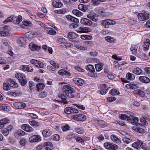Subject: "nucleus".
I'll list each match as a JSON object with an SVG mask.
<instances>
[{"label":"nucleus","instance_id":"6ab92c4d","mask_svg":"<svg viewBox=\"0 0 150 150\" xmlns=\"http://www.w3.org/2000/svg\"><path fill=\"white\" fill-rule=\"evenodd\" d=\"M52 4L53 6L55 8H60L62 6V3L59 2L58 0H54L53 1Z\"/></svg>","mask_w":150,"mask_h":150},{"label":"nucleus","instance_id":"5fc2aeb1","mask_svg":"<svg viewBox=\"0 0 150 150\" xmlns=\"http://www.w3.org/2000/svg\"><path fill=\"white\" fill-rule=\"evenodd\" d=\"M140 121L142 124L146 125L148 124L147 122L143 117L140 119Z\"/></svg>","mask_w":150,"mask_h":150},{"label":"nucleus","instance_id":"c756f323","mask_svg":"<svg viewBox=\"0 0 150 150\" xmlns=\"http://www.w3.org/2000/svg\"><path fill=\"white\" fill-rule=\"evenodd\" d=\"M86 69L91 72H93L95 71V69L93 66L91 64H88L86 67Z\"/></svg>","mask_w":150,"mask_h":150},{"label":"nucleus","instance_id":"1a4fd4ad","mask_svg":"<svg viewBox=\"0 0 150 150\" xmlns=\"http://www.w3.org/2000/svg\"><path fill=\"white\" fill-rule=\"evenodd\" d=\"M73 81L75 83L80 86H82L84 83V81L79 78H74L73 79Z\"/></svg>","mask_w":150,"mask_h":150},{"label":"nucleus","instance_id":"774afa93","mask_svg":"<svg viewBox=\"0 0 150 150\" xmlns=\"http://www.w3.org/2000/svg\"><path fill=\"white\" fill-rule=\"evenodd\" d=\"M0 121H2L1 122L4 124V126L7 123H8L9 121V120L7 119L6 118L3 119Z\"/></svg>","mask_w":150,"mask_h":150},{"label":"nucleus","instance_id":"ea45409f","mask_svg":"<svg viewBox=\"0 0 150 150\" xmlns=\"http://www.w3.org/2000/svg\"><path fill=\"white\" fill-rule=\"evenodd\" d=\"M122 140L126 144H129V143L131 142L132 141L131 139L125 137H122Z\"/></svg>","mask_w":150,"mask_h":150},{"label":"nucleus","instance_id":"13d9d810","mask_svg":"<svg viewBox=\"0 0 150 150\" xmlns=\"http://www.w3.org/2000/svg\"><path fill=\"white\" fill-rule=\"evenodd\" d=\"M2 43L5 46H8L9 45V42L7 40L5 39H2Z\"/></svg>","mask_w":150,"mask_h":150},{"label":"nucleus","instance_id":"0eeeda50","mask_svg":"<svg viewBox=\"0 0 150 150\" xmlns=\"http://www.w3.org/2000/svg\"><path fill=\"white\" fill-rule=\"evenodd\" d=\"M80 23L83 25L91 26L92 24V22L90 20L86 18L81 19L80 21Z\"/></svg>","mask_w":150,"mask_h":150},{"label":"nucleus","instance_id":"39448f33","mask_svg":"<svg viewBox=\"0 0 150 150\" xmlns=\"http://www.w3.org/2000/svg\"><path fill=\"white\" fill-rule=\"evenodd\" d=\"M13 105L14 107L17 109H23L26 106L25 103L19 102H14Z\"/></svg>","mask_w":150,"mask_h":150},{"label":"nucleus","instance_id":"052dcab7","mask_svg":"<svg viewBox=\"0 0 150 150\" xmlns=\"http://www.w3.org/2000/svg\"><path fill=\"white\" fill-rule=\"evenodd\" d=\"M90 55L92 57L96 56L98 54L97 52L95 51H93L90 52L89 53Z\"/></svg>","mask_w":150,"mask_h":150},{"label":"nucleus","instance_id":"dca6fc26","mask_svg":"<svg viewBox=\"0 0 150 150\" xmlns=\"http://www.w3.org/2000/svg\"><path fill=\"white\" fill-rule=\"evenodd\" d=\"M44 147L47 150H51L53 148L52 144L50 142H45L44 144Z\"/></svg>","mask_w":150,"mask_h":150},{"label":"nucleus","instance_id":"09e8293b","mask_svg":"<svg viewBox=\"0 0 150 150\" xmlns=\"http://www.w3.org/2000/svg\"><path fill=\"white\" fill-rule=\"evenodd\" d=\"M51 139H52V140H55L58 141L60 139V137L58 134H55L53 135L51 137Z\"/></svg>","mask_w":150,"mask_h":150},{"label":"nucleus","instance_id":"3c124183","mask_svg":"<svg viewBox=\"0 0 150 150\" xmlns=\"http://www.w3.org/2000/svg\"><path fill=\"white\" fill-rule=\"evenodd\" d=\"M110 149L112 150H115L117 149L118 147V146L116 144H110Z\"/></svg>","mask_w":150,"mask_h":150},{"label":"nucleus","instance_id":"7c9ffc66","mask_svg":"<svg viewBox=\"0 0 150 150\" xmlns=\"http://www.w3.org/2000/svg\"><path fill=\"white\" fill-rule=\"evenodd\" d=\"M29 121L30 124L34 127L38 126L40 125L39 122L34 120H30Z\"/></svg>","mask_w":150,"mask_h":150},{"label":"nucleus","instance_id":"393cba45","mask_svg":"<svg viewBox=\"0 0 150 150\" xmlns=\"http://www.w3.org/2000/svg\"><path fill=\"white\" fill-rule=\"evenodd\" d=\"M26 40L23 37H20L17 40V42L21 46H22L26 43Z\"/></svg>","mask_w":150,"mask_h":150},{"label":"nucleus","instance_id":"58836bf2","mask_svg":"<svg viewBox=\"0 0 150 150\" xmlns=\"http://www.w3.org/2000/svg\"><path fill=\"white\" fill-rule=\"evenodd\" d=\"M126 78L128 80H131L134 79L135 77L134 74L130 73H128L126 74Z\"/></svg>","mask_w":150,"mask_h":150},{"label":"nucleus","instance_id":"473e14b6","mask_svg":"<svg viewBox=\"0 0 150 150\" xmlns=\"http://www.w3.org/2000/svg\"><path fill=\"white\" fill-rule=\"evenodd\" d=\"M78 8L79 10L84 12L85 11L88 9L87 6L86 5L83 4H80L79 5Z\"/></svg>","mask_w":150,"mask_h":150},{"label":"nucleus","instance_id":"f257e3e1","mask_svg":"<svg viewBox=\"0 0 150 150\" xmlns=\"http://www.w3.org/2000/svg\"><path fill=\"white\" fill-rule=\"evenodd\" d=\"M63 91L64 95H61L59 96V97L61 99L60 102L64 104H67L68 101L66 97L71 98H74V93L75 90L69 85H65L63 86Z\"/></svg>","mask_w":150,"mask_h":150},{"label":"nucleus","instance_id":"a18cd8bd","mask_svg":"<svg viewBox=\"0 0 150 150\" xmlns=\"http://www.w3.org/2000/svg\"><path fill=\"white\" fill-rule=\"evenodd\" d=\"M110 93L112 95H118L120 94L118 91L114 89L111 90Z\"/></svg>","mask_w":150,"mask_h":150},{"label":"nucleus","instance_id":"79ce46f5","mask_svg":"<svg viewBox=\"0 0 150 150\" xmlns=\"http://www.w3.org/2000/svg\"><path fill=\"white\" fill-rule=\"evenodd\" d=\"M76 132L79 134H81L83 132V128L81 127H79L78 126H76L75 127Z\"/></svg>","mask_w":150,"mask_h":150},{"label":"nucleus","instance_id":"338daca9","mask_svg":"<svg viewBox=\"0 0 150 150\" xmlns=\"http://www.w3.org/2000/svg\"><path fill=\"white\" fill-rule=\"evenodd\" d=\"M19 82L21 86H24L27 83V81L26 78H25V79H24L21 80V81H20Z\"/></svg>","mask_w":150,"mask_h":150},{"label":"nucleus","instance_id":"2eb2a0df","mask_svg":"<svg viewBox=\"0 0 150 150\" xmlns=\"http://www.w3.org/2000/svg\"><path fill=\"white\" fill-rule=\"evenodd\" d=\"M127 115L125 114H122L120 115V118L122 120H126L128 122H129V120L130 118L129 117L131 116L132 113L129 112V113H128Z\"/></svg>","mask_w":150,"mask_h":150},{"label":"nucleus","instance_id":"bf43d9fd","mask_svg":"<svg viewBox=\"0 0 150 150\" xmlns=\"http://www.w3.org/2000/svg\"><path fill=\"white\" fill-rule=\"evenodd\" d=\"M116 98L115 97H109L107 98V101L108 102H112L116 100Z\"/></svg>","mask_w":150,"mask_h":150},{"label":"nucleus","instance_id":"bb28decb","mask_svg":"<svg viewBox=\"0 0 150 150\" xmlns=\"http://www.w3.org/2000/svg\"><path fill=\"white\" fill-rule=\"evenodd\" d=\"M126 87L127 88L132 89H135L138 88V87L136 85L132 83L127 84L126 86Z\"/></svg>","mask_w":150,"mask_h":150},{"label":"nucleus","instance_id":"4468645a","mask_svg":"<svg viewBox=\"0 0 150 150\" xmlns=\"http://www.w3.org/2000/svg\"><path fill=\"white\" fill-rule=\"evenodd\" d=\"M29 46L30 49L33 51H39L41 48L40 46H38L31 43L29 44Z\"/></svg>","mask_w":150,"mask_h":150},{"label":"nucleus","instance_id":"0e129e2a","mask_svg":"<svg viewBox=\"0 0 150 150\" xmlns=\"http://www.w3.org/2000/svg\"><path fill=\"white\" fill-rule=\"evenodd\" d=\"M78 25L76 23H72L69 25V27L70 28L74 29L78 27Z\"/></svg>","mask_w":150,"mask_h":150},{"label":"nucleus","instance_id":"f3484780","mask_svg":"<svg viewBox=\"0 0 150 150\" xmlns=\"http://www.w3.org/2000/svg\"><path fill=\"white\" fill-rule=\"evenodd\" d=\"M25 132L21 130H19L14 134L15 137L17 138L24 135Z\"/></svg>","mask_w":150,"mask_h":150},{"label":"nucleus","instance_id":"c85d7f7f","mask_svg":"<svg viewBox=\"0 0 150 150\" xmlns=\"http://www.w3.org/2000/svg\"><path fill=\"white\" fill-rule=\"evenodd\" d=\"M104 64L102 63H100L95 64V67L97 71H100L102 70L103 68V67Z\"/></svg>","mask_w":150,"mask_h":150},{"label":"nucleus","instance_id":"20e7f679","mask_svg":"<svg viewBox=\"0 0 150 150\" xmlns=\"http://www.w3.org/2000/svg\"><path fill=\"white\" fill-rule=\"evenodd\" d=\"M41 140V137L38 135H34L31 136L29 139V142L31 143L38 142Z\"/></svg>","mask_w":150,"mask_h":150},{"label":"nucleus","instance_id":"cd10ccee","mask_svg":"<svg viewBox=\"0 0 150 150\" xmlns=\"http://www.w3.org/2000/svg\"><path fill=\"white\" fill-rule=\"evenodd\" d=\"M47 33L51 35H55L56 34V32L53 28H46Z\"/></svg>","mask_w":150,"mask_h":150},{"label":"nucleus","instance_id":"6e6d98bb","mask_svg":"<svg viewBox=\"0 0 150 150\" xmlns=\"http://www.w3.org/2000/svg\"><path fill=\"white\" fill-rule=\"evenodd\" d=\"M28 115L31 117L33 119H36L38 117V116L35 114L33 113H28Z\"/></svg>","mask_w":150,"mask_h":150},{"label":"nucleus","instance_id":"f704fd0d","mask_svg":"<svg viewBox=\"0 0 150 150\" xmlns=\"http://www.w3.org/2000/svg\"><path fill=\"white\" fill-rule=\"evenodd\" d=\"M23 25H22V27L23 28H26L28 26H31V23L28 21H23Z\"/></svg>","mask_w":150,"mask_h":150},{"label":"nucleus","instance_id":"4be33fe9","mask_svg":"<svg viewBox=\"0 0 150 150\" xmlns=\"http://www.w3.org/2000/svg\"><path fill=\"white\" fill-rule=\"evenodd\" d=\"M42 134L44 137H47L52 134V132L49 129H46L43 131Z\"/></svg>","mask_w":150,"mask_h":150},{"label":"nucleus","instance_id":"b1692460","mask_svg":"<svg viewBox=\"0 0 150 150\" xmlns=\"http://www.w3.org/2000/svg\"><path fill=\"white\" fill-rule=\"evenodd\" d=\"M110 138L115 143L118 144H119L121 143V141L120 139L115 135H112L111 136Z\"/></svg>","mask_w":150,"mask_h":150},{"label":"nucleus","instance_id":"4c0bfd02","mask_svg":"<svg viewBox=\"0 0 150 150\" xmlns=\"http://www.w3.org/2000/svg\"><path fill=\"white\" fill-rule=\"evenodd\" d=\"M73 13L76 16H81L82 15V13L78 10H74L72 11Z\"/></svg>","mask_w":150,"mask_h":150},{"label":"nucleus","instance_id":"c9c22d12","mask_svg":"<svg viewBox=\"0 0 150 150\" xmlns=\"http://www.w3.org/2000/svg\"><path fill=\"white\" fill-rule=\"evenodd\" d=\"M142 70L139 67L135 68L133 71V73L137 75H139L142 73Z\"/></svg>","mask_w":150,"mask_h":150},{"label":"nucleus","instance_id":"de8ad7c7","mask_svg":"<svg viewBox=\"0 0 150 150\" xmlns=\"http://www.w3.org/2000/svg\"><path fill=\"white\" fill-rule=\"evenodd\" d=\"M137 47L135 45H132L131 46L130 50L132 51V52L134 54H135L136 53L137 50Z\"/></svg>","mask_w":150,"mask_h":150},{"label":"nucleus","instance_id":"603ef678","mask_svg":"<svg viewBox=\"0 0 150 150\" xmlns=\"http://www.w3.org/2000/svg\"><path fill=\"white\" fill-rule=\"evenodd\" d=\"M139 142L140 143V146L144 150H146V145L141 141H139Z\"/></svg>","mask_w":150,"mask_h":150},{"label":"nucleus","instance_id":"7ed1b4c3","mask_svg":"<svg viewBox=\"0 0 150 150\" xmlns=\"http://www.w3.org/2000/svg\"><path fill=\"white\" fill-rule=\"evenodd\" d=\"M138 19L141 21L146 20L149 18V13L146 12L143 13H139L138 15Z\"/></svg>","mask_w":150,"mask_h":150},{"label":"nucleus","instance_id":"e2e57ef3","mask_svg":"<svg viewBox=\"0 0 150 150\" xmlns=\"http://www.w3.org/2000/svg\"><path fill=\"white\" fill-rule=\"evenodd\" d=\"M22 21V17L21 16H19L18 18L16 19V23L17 24H19Z\"/></svg>","mask_w":150,"mask_h":150},{"label":"nucleus","instance_id":"680f3d73","mask_svg":"<svg viewBox=\"0 0 150 150\" xmlns=\"http://www.w3.org/2000/svg\"><path fill=\"white\" fill-rule=\"evenodd\" d=\"M135 129L137 132L140 133H144V131L143 129L138 127H137V128H135Z\"/></svg>","mask_w":150,"mask_h":150},{"label":"nucleus","instance_id":"f03ea898","mask_svg":"<svg viewBox=\"0 0 150 150\" xmlns=\"http://www.w3.org/2000/svg\"><path fill=\"white\" fill-rule=\"evenodd\" d=\"M7 83H4L3 85L4 89L7 91L10 89L9 86L16 88L18 87V86L17 83L11 79H8L7 80Z\"/></svg>","mask_w":150,"mask_h":150},{"label":"nucleus","instance_id":"2f4dec72","mask_svg":"<svg viewBox=\"0 0 150 150\" xmlns=\"http://www.w3.org/2000/svg\"><path fill=\"white\" fill-rule=\"evenodd\" d=\"M15 20V18L13 16H11L8 17L4 21L3 23L5 24H6L8 22L14 21Z\"/></svg>","mask_w":150,"mask_h":150},{"label":"nucleus","instance_id":"864d4df0","mask_svg":"<svg viewBox=\"0 0 150 150\" xmlns=\"http://www.w3.org/2000/svg\"><path fill=\"white\" fill-rule=\"evenodd\" d=\"M1 131L2 133L5 136H7L9 133V132L7 130L6 128H4Z\"/></svg>","mask_w":150,"mask_h":150},{"label":"nucleus","instance_id":"412c9836","mask_svg":"<svg viewBox=\"0 0 150 150\" xmlns=\"http://www.w3.org/2000/svg\"><path fill=\"white\" fill-rule=\"evenodd\" d=\"M150 40L147 39L144 42L143 47L145 50H147L149 47Z\"/></svg>","mask_w":150,"mask_h":150},{"label":"nucleus","instance_id":"4d7b16f0","mask_svg":"<svg viewBox=\"0 0 150 150\" xmlns=\"http://www.w3.org/2000/svg\"><path fill=\"white\" fill-rule=\"evenodd\" d=\"M47 96V94L44 92H41L39 93V96L40 98H43Z\"/></svg>","mask_w":150,"mask_h":150},{"label":"nucleus","instance_id":"a878e982","mask_svg":"<svg viewBox=\"0 0 150 150\" xmlns=\"http://www.w3.org/2000/svg\"><path fill=\"white\" fill-rule=\"evenodd\" d=\"M68 38L71 40L75 39L77 37V34L73 32H69L67 35Z\"/></svg>","mask_w":150,"mask_h":150},{"label":"nucleus","instance_id":"aec40b11","mask_svg":"<svg viewBox=\"0 0 150 150\" xmlns=\"http://www.w3.org/2000/svg\"><path fill=\"white\" fill-rule=\"evenodd\" d=\"M140 81L145 83H148L150 81L149 79L146 76H140L139 78Z\"/></svg>","mask_w":150,"mask_h":150},{"label":"nucleus","instance_id":"9b49d317","mask_svg":"<svg viewBox=\"0 0 150 150\" xmlns=\"http://www.w3.org/2000/svg\"><path fill=\"white\" fill-rule=\"evenodd\" d=\"M21 68L22 70L28 72H32L33 70V68L30 66L28 65H22Z\"/></svg>","mask_w":150,"mask_h":150},{"label":"nucleus","instance_id":"49530a36","mask_svg":"<svg viewBox=\"0 0 150 150\" xmlns=\"http://www.w3.org/2000/svg\"><path fill=\"white\" fill-rule=\"evenodd\" d=\"M78 115L79 121H83L86 120V117L85 115L83 114H79Z\"/></svg>","mask_w":150,"mask_h":150},{"label":"nucleus","instance_id":"37998d69","mask_svg":"<svg viewBox=\"0 0 150 150\" xmlns=\"http://www.w3.org/2000/svg\"><path fill=\"white\" fill-rule=\"evenodd\" d=\"M139 140H138L137 142H135L133 143L132 144V146L137 149H140V143L139 142Z\"/></svg>","mask_w":150,"mask_h":150},{"label":"nucleus","instance_id":"69168bd1","mask_svg":"<svg viewBox=\"0 0 150 150\" xmlns=\"http://www.w3.org/2000/svg\"><path fill=\"white\" fill-rule=\"evenodd\" d=\"M111 32L110 31L107 29H103L101 32V33L103 34L106 35Z\"/></svg>","mask_w":150,"mask_h":150},{"label":"nucleus","instance_id":"9d476101","mask_svg":"<svg viewBox=\"0 0 150 150\" xmlns=\"http://www.w3.org/2000/svg\"><path fill=\"white\" fill-rule=\"evenodd\" d=\"M8 27V26H5L4 25H3V26L1 27V28L3 29V30L4 31H0V35L6 36H9L10 35V33L8 32L5 31L6 28H5L6 27Z\"/></svg>","mask_w":150,"mask_h":150},{"label":"nucleus","instance_id":"e433bc0d","mask_svg":"<svg viewBox=\"0 0 150 150\" xmlns=\"http://www.w3.org/2000/svg\"><path fill=\"white\" fill-rule=\"evenodd\" d=\"M105 40L106 41L111 43H115V40L113 38L110 36L106 37L105 38Z\"/></svg>","mask_w":150,"mask_h":150},{"label":"nucleus","instance_id":"72a5a7b5","mask_svg":"<svg viewBox=\"0 0 150 150\" xmlns=\"http://www.w3.org/2000/svg\"><path fill=\"white\" fill-rule=\"evenodd\" d=\"M102 26L104 28H108L109 26L108 19L103 20L102 21Z\"/></svg>","mask_w":150,"mask_h":150},{"label":"nucleus","instance_id":"a211bd4d","mask_svg":"<svg viewBox=\"0 0 150 150\" xmlns=\"http://www.w3.org/2000/svg\"><path fill=\"white\" fill-rule=\"evenodd\" d=\"M16 77L18 79L19 82L26 78L25 75L22 73H18L15 74Z\"/></svg>","mask_w":150,"mask_h":150},{"label":"nucleus","instance_id":"f8f14e48","mask_svg":"<svg viewBox=\"0 0 150 150\" xmlns=\"http://www.w3.org/2000/svg\"><path fill=\"white\" fill-rule=\"evenodd\" d=\"M79 29L80 33H86L92 31L91 29L88 27H81L79 28Z\"/></svg>","mask_w":150,"mask_h":150},{"label":"nucleus","instance_id":"423d86ee","mask_svg":"<svg viewBox=\"0 0 150 150\" xmlns=\"http://www.w3.org/2000/svg\"><path fill=\"white\" fill-rule=\"evenodd\" d=\"M30 62L38 68H42L44 67V64L42 62L36 60H31Z\"/></svg>","mask_w":150,"mask_h":150},{"label":"nucleus","instance_id":"c03bdc74","mask_svg":"<svg viewBox=\"0 0 150 150\" xmlns=\"http://www.w3.org/2000/svg\"><path fill=\"white\" fill-rule=\"evenodd\" d=\"M72 107H67L64 110V112L68 114H71Z\"/></svg>","mask_w":150,"mask_h":150},{"label":"nucleus","instance_id":"8fccbe9b","mask_svg":"<svg viewBox=\"0 0 150 150\" xmlns=\"http://www.w3.org/2000/svg\"><path fill=\"white\" fill-rule=\"evenodd\" d=\"M91 36L87 35H82L81 36V38L83 40H87L90 39L91 38Z\"/></svg>","mask_w":150,"mask_h":150},{"label":"nucleus","instance_id":"5701e85b","mask_svg":"<svg viewBox=\"0 0 150 150\" xmlns=\"http://www.w3.org/2000/svg\"><path fill=\"white\" fill-rule=\"evenodd\" d=\"M66 18L69 20L71 21V22H74L75 23H77L79 22V20L77 18L74 17H73L71 16H67Z\"/></svg>","mask_w":150,"mask_h":150},{"label":"nucleus","instance_id":"a19ab883","mask_svg":"<svg viewBox=\"0 0 150 150\" xmlns=\"http://www.w3.org/2000/svg\"><path fill=\"white\" fill-rule=\"evenodd\" d=\"M37 90L39 91H40L43 89L45 87V85L42 83H39L37 85Z\"/></svg>","mask_w":150,"mask_h":150},{"label":"nucleus","instance_id":"6e6552de","mask_svg":"<svg viewBox=\"0 0 150 150\" xmlns=\"http://www.w3.org/2000/svg\"><path fill=\"white\" fill-rule=\"evenodd\" d=\"M129 122H131L133 125H137L138 124V122L139 120L138 118L133 117L131 114L130 117H129Z\"/></svg>","mask_w":150,"mask_h":150},{"label":"nucleus","instance_id":"ddd939ff","mask_svg":"<svg viewBox=\"0 0 150 150\" xmlns=\"http://www.w3.org/2000/svg\"><path fill=\"white\" fill-rule=\"evenodd\" d=\"M22 128L24 130L28 132H32L34 131V129L29 125L24 124L22 126Z\"/></svg>","mask_w":150,"mask_h":150}]
</instances>
